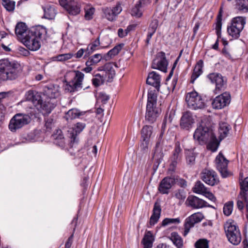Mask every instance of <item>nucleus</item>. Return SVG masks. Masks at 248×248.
Returning <instances> with one entry per match:
<instances>
[{"mask_svg":"<svg viewBox=\"0 0 248 248\" xmlns=\"http://www.w3.org/2000/svg\"><path fill=\"white\" fill-rule=\"evenodd\" d=\"M46 33V28L42 26L31 28L22 42L29 49L36 51L41 47V40Z\"/></svg>","mask_w":248,"mask_h":248,"instance_id":"obj_1","label":"nucleus"},{"mask_svg":"<svg viewBox=\"0 0 248 248\" xmlns=\"http://www.w3.org/2000/svg\"><path fill=\"white\" fill-rule=\"evenodd\" d=\"M21 70V66L17 62H10L7 59L0 61V79L2 80L16 79Z\"/></svg>","mask_w":248,"mask_h":248,"instance_id":"obj_2","label":"nucleus"},{"mask_svg":"<svg viewBox=\"0 0 248 248\" xmlns=\"http://www.w3.org/2000/svg\"><path fill=\"white\" fill-rule=\"evenodd\" d=\"M27 99L31 101L34 107L41 112L49 113L57 105L56 100L51 101L47 99L45 102H43L40 94L32 90L28 92Z\"/></svg>","mask_w":248,"mask_h":248,"instance_id":"obj_3","label":"nucleus"},{"mask_svg":"<svg viewBox=\"0 0 248 248\" xmlns=\"http://www.w3.org/2000/svg\"><path fill=\"white\" fill-rule=\"evenodd\" d=\"M98 71H103L105 74L101 75L97 74L95 75V78L92 79L93 84L96 87L103 84L105 81L110 82L115 75V71L111 63L108 62L103 66L98 69Z\"/></svg>","mask_w":248,"mask_h":248,"instance_id":"obj_4","label":"nucleus"},{"mask_svg":"<svg viewBox=\"0 0 248 248\" xmlns=\"http://www.w3.org/2000/svg\"><path fill=\"white\" fill-rule=\"evenodd\" d=\"M224 229L228 241L234 245H238L241 241L240 230L234 222L228 221L224 225Z\"/></svg>","mask_w":248,"mask_h":248,"instance_id":"obj_5","label":"nucleus"},{"mask_svg":"<svg viewBox=\"0 0 248 248\" xmlns=\"http://www.w3.org/2000/svg\"><path fill=\"white\" fill-rule=\"evenodd\" d=\"M214 134V132L212 129L202 124L196 129L193 138L199 144L202 145L206 144Z\"/></svg>","mask_w":248,"mask_h":248,"instance_id":"obj_6","label":"nucleus"},{"mask_svg":"<svg viewBox=\"0 0 248 248\" xmlns=\"http://www.w3.org/2000/svg\"><path fill=\"white\" fill-rule=\"evenodd\" d=\"M31 120V118L28 115L23 113L16 114L10 120L9 124V129L12 132H15L28 124Z\"/></svg>","mask_w":248,"mask_h":248,"instance_id":"obj_7","label":"nucleus"},{"mask_svg":"<svg viewBox=\"0 0 248 248\" xmlns=\"http://www.w3.org/2000/svg\"><path fill=\"white\" fill-rule=\"evenodd\" d=\"M186 101L188 108L192 109H202L205 106L202 98L195 91L187 93Z\"/></svg>","mask_w":248,"mask_h":248,"instance_id":"obj_8","label":"nucleus"},{"mask_svg":"<svg viewBox=\"0 0 248 248\" xmlns=\"http://www.w3.org/2000/svg\"><path fill=\"white\" fill-rule=\"evenodd\" d=\"M208 78L212 83L216 85L215 92L216 93H218L225 88L227 80L222 76L217 73H213L207 76Z\"/></svg>","mask_w":248,"mask_h":248,"instance_id":"obj_9","label":"nucleus"},{"mask_svg":"<svg viewBox=\"0 0 248 248\" xmlns=\"http://www.w3.org/2000/svg\"><path fill=\"white\" fill-rule=\"evenodd\" d=\"M202 180L206 184L214 186L219 183V178L217 173L213 170L204 169L201 173Z\"/></svg>","mask_w":248,"mask_h":248,"instance_id":"obj_10","label":"nucleus"},{"mask_svg":"<svg viewBox=\"0 0 248 248\" xmlns=\"http://www.w3.org/2000/svg\"><path fill=\"white\" fill-rule=\"evenodd\" d=\"M75 73L73 79L66 84V88L70 92H74L79 88H82V82L83 80L84 75L79 71H74Z\"/></svg>","mask_w":248,"mask_h":248,"instance_id":"obj_11","label":"nucleus"},{"mask_svg":"<svg viewBox=\"0 0 248 248\" xmlns=\"http://www.w3.org/2000/svg\"><path fill=\"white\" fill-rule=\"evenodd\" d=\"M60 4L72 15H77L80 13V6L78 0H59Z\"/></svg>","mask_w":248,"mask_h":248,"instance_id":"obj_12","label":"nucleus"},{"mask_svg":"<svg viewBox=\"0 0 248 248\" xmlns=\"http://www.w3.org/2000/svg\"><path fill=\"white\" fill-rule=\"evenodd\" d=\"M231 102V95L228 92H225L217 96L212 102V106L214 108L221 109L230 104Z\"/></svg>","mask_w":248,"mask_h":248,"instance_id":"obj_13","label":"nucleus"},{"mask_svg":"<svg viewBox=\"0 0 248 248\" xmlns=\"http://www.w3.org/2000/svg\"><path fill=\"white\" fill-rule=\"evenodd\" d=\"M216 164L217 169L223 177H227L229 175L228 164L229 161L220 153L216 158Z\"/></svg>","mask_w":248,"mask_h":248,"instance_id":"obj_14","label":"nucleus"},{"mask_svg":"<svg viewBox=\"0 0 248 248\" xmlns=\"http://www.w3.org/2000/svg\"><path fill=\"white\" fill-rule=\"evenodd\" d=\"M168 64V62L165 56V53L163 52H161L158 54L156 58L153 60L152 68L166 72Z\"/></svg>","mask_w":248,"mask_h":248,"instance_id":"obj_15","label":"nucleus"},{"mask_svg":"<svg viewBox=\"0 0 248 248\" xmlns=\"http://www.w3.org/2000/svg\"><path fill=\"white\" fill-rule=\"evenodd\" d=\"M203 218L202 214L200 212L194 213L187 217L185 222L184 235L186 236L189 232L190 229L193 227L195 224L201 221Z\"/></svg>","mask_w":248,"mask_h":248,"instance_id":"obj_16","label":"nucleus"},{"mask_svg":"<svg viewBox=\"0 0 248 248\" xmlns=\"http://www.w3.org/2000/svg\"><path fill=\"white\" fill-rule=\"evenodd\" d=\"M85 125L84 123H77L74 128L70 129L68 130V137L70 139V147H73L75 143H78L77 135L84 129Z\"/></svg>","mask_w":248,"mask_h":248,"instance_id":"obj_17","label":"nucleus"},{"mask_svg":"<svg viewBox=\"0 0 248 248\" xmlns=\"http://www.w3.org/2000/svg\"><path fill=\"white\" fill-rule=\"evenodd\" d=\"M175 183V179L174 177H166L160 182L158 190L162 194H168Z\"/></svg>","mask_w":248,"mask_h":248,"instance_id":"obj_18","label":"nucleus"},{"mask_svg":"<svg viewBox=\"0 0 248 248\" xmlns=\"http://www.w3.org/2000/svg\"><path fill=\"white\" fill-rule=\"evenodd\" d=\"M186 204L194 209H199L206 206L204 201L195 196H189L186 199Z\"/></svg>","mask_w":248,"mask_h":248,"instance_id":"obj_19","label":"nucleus"},{"mask_svg":"<svg viewBox=\"0 0 248 248\" xmlns=\"http://www.w3.org/2000/svg\"><path fill=\"white\" fill-rule=\"evenodd\" d=\"M194 123L192 114L189 111L184 112L181 118L180 125L182 128L186 130L191 127L192 124Z\"/></svg>","mask_w":248,"mask_h":248,"instance_id":"obj_20","label":"nucleus"},{"mask_svg":"<svg viewBox=\"0 0 248 248\" xmlns=\"http://www.w3.org/2000/svg\"><path fill=\"white\" fill-rule=\"evenodd\" d=\"M153 127L149 125L144 126L141 131V138L143 142H142L140 147L143 149L147 148L149 140L152 134Z\"/></svg>","mask_w":248,"mask_h":248,"instance_id":"obj_21","label":"nucleus"},{"mask_svg":"<svg viewBox=\"0 0 248 248\" xmlns=\"http://www.w3.org/2000/svg\"><path fill=\"white\" fill-rule=\"evenodd\" d=\"M182 150L181 148L179 143H176L172 155L170 157V165L173 168L175 167L178 163L181 161L182 156Z\"/></svg>","mask_w":248,"mask_h":248,"instance_id":"obj_22","label":"nucleus"},{"mask_svg":"<svg viewBox=\"0 0 248 248\" xmlns=\"http://www.w3.org/2000/svg\"><path fill=\"white\" fill-rule=\"evenodd\" d=\"M147 84L152 85L158 92L160 86V76L155 72H150L147 78Z\"/></svg>","mask_w":248,"mask_h":248,"instance_id":"obj_23","label":"nucleus"},{"mask_svg":"<svg viewBox=\"0 0 248 248\" xmlns=\"http://www.w3.org/2000/svg\"><path fill=\"white\" fill-rule=\"evenodd\" d=\"M158 117V111L156 107H151L150 105L146 106L145 120L149 123L153 124Z\"/></svg>","mask_w":248,"mask_h":248,"instance_id":"obj_24","label":"nucleus"},{"mask_svg":"<svg viewBox=\"0 0 248 248\" xmlns=\"http://www.w3.org/2000/svg\"><path fill=\"white\" fill-rule=\"evenodd\" d=\"M29 30L27 25L23 22H19L16 24L15 30V34L20 42L28 34Z\"/></svg>","mask_w":248,"mask_h":248,"instance_id":"obj_25","label":"nucleus"},{"mask_svg":"<svg viewBox=\"0 0 248 248\" xmlns=\"http://www.w3.org/2000/svg\"><path fill=\"white\" fill-rule=\"evenodd\" d=\"M161 211L160 205L158 203L155 202L154 206L153 213L150 219L151 225H154L157 223L160 216Z\"/></svg>","mask_w":248,"mask_h":248,"instance_id":"obj_26","label":"nucleus"},{"mask_svg":"<svg viewBox=\"0 0 248 248\" xmlns=\"http://www.w3.org/2000/svg\"><path fill=\"white\" fill-rule=\"evenodd\" d=\"M203 65V61L201 60L198 62L191 77L190 82L193 83L195 80L202 74V67Z\"/></svg>","mask_w":248,"mask_h":248,"instance_id":"obj_27","label":"nucleus"},{"mask_svg":"<svg viewBox=\"0 0 248 248\" xmlns=\"http://www.w3.org/2000/svg\"><path fill=\"white\" fill-rule=\"evenodd\" d=\"M154 241V237L151 231H147L141 241V243L144 246V248H152L153 243Z\"/></svg>","mask_w":248,"mask_h":248,"instance_id":"obj_28","label":"nucleus"},{"mask_svg":"<svg viewBox=\"0 0 248 248\" xmlns=\"http://www.w3.org/2000/svg\"><path fill=\"white\" fill-rule=\"evenodd\" d=\"M84 113L85 112L80 111L78 109L72 108L66 113L64 117L67 121L72 120L79 118L80 116L83 115Z\"/></svg>","mask_w":248,"mask_h":248,"instance_id":"obj_29","label":"nucleus"},{"mask_svg":"<svg viewBox=\"0 0 248 248\" xmlns=\"http://www.w3.org/2000/svg\"><path fill=\"white\" fill-rule=\"evenodd\" d=\"M230 129L229 125L227 123L224 122L219 123L218 133L219 134V138L220 140L227 136Z\"/></svg>","mask_w":248,"mask_h":248,"instance_id":"obj_30","label":"nucleus"},{"mask_svg":"<svg viewBox=\"0 0 248 248\" xmlns=\"http://www.w3.org/2000/svg\"><path fill=\"white\" fill-rule=\"evenodd\" d=\"M44 12V16L45 18L52 19L56 16V12L54 6L51 5H46L43 7Z\"/></svg>","mask_w":248,"mask_h":248,"instance_id":"obj_31","label":"nucleus"},{"mask_svg":"<svg viewBox=\"0 0 248 248\" xmlns=\"http://www.w3.org/2000/svg\"><path fill=\"white\" fill-rule=\"evenodd\" d=\"M170 239L177 248H182L183 247L184 244L183 239L177 232H172L170 234Z\"/></svg>","mask_w":248,"mask_h":248,"instance_id":"obj_32","label":"nucleus"},{"mask_svg":"<svg viewBox=\"0 0 248 248\" xmlns=\"http://www.w3.org/2000/svg\"><path fill=\"white\" fill-rule=\"evenodd\" d=\"M227 31L229 34L233 38H238L242 31L231 22V25L228 26Z\"/></svg>","mask_w":248,"mask_h":248,"instance_id":"obj_33","label":"nucleus"},{"mask_svg":"<svg viewBox=\"0 0 248 248\" xmlns=\"http://www.w3.org/2000/svg\"><path fill=\"white\" fill-rule=\"evenodd\" d=\"M212 137H211V139L209 140L207 143V148L212 152H215L218 148L219 142L217 140L215 133L213 134Z\"/></svg>","mask_w":248,"mask_h":248,"instance_id":"obj_34","label":"nucleus"},{"mask_svg":"<svg viewBox=\"0 0 248 248\" xmlns=\"http://www.w3.org/2000/svg\"><path fill=\"white\" fill-rule=\"evenodd\" d=\"M231 22L242 31L246 24V17L241 16H236L233 17Z\"/></svg>","mask_w":248,"mask_h":248,"instance_id":"obj_35","label":"nucleus"},{"mask_svg":"<svg viewBox=\"0 0 248 248\" xmlns=\"http://www.w3.org/2000/svg\"><path fill=\"white\" fill-rule=\"evenodd\" d=\"M100 44L99 37H98L94 41L88 46L87 48L86 49V54H85L84 57L89 56L93 51L96 50Z\"/></svg>","mask_w":248,"mask_h":248,"instance_id":"obj_36","label":"nucleus"},{"mask_svg":"<svg viewBox=\"0 0 248 248\" xmlns=\"http://www.w3.org/2000/svg\"><path fill=\"white\" fill-rule=\"evenodd\" d=\"M62 132L61 130L58 129L56 131V132L54 133V134L52 135L53 138L54 140V143L60 147L62 148H63L65 146V143H64L63 142L59 141V139L60 138H62L63 136Z\"/></svg>","mask_w":248,"mask_h":248,"instance_id":"obj_37","label":"nucleus"},{"mask_svg":"<svg viewBox=\"0 0 248 248\" xmlns=\"http://www.w3.org/2000/svg\"><path fill=\"white\" fill-rule=\"evenodd\" d=\"M157 94L155 90H150L148 94V101L147 105H150L151 107L156 106Z\"/></svg>","mask_w":248,"mask_h":248,"instance_id":"obj_38","label":"nucleus"},{"mask_svg":"<svg viewBox=\"0 0 248 248\" xmlns=\"http://www.w3.org/2000/svg\"><path fill=\"white\" fill-rule=\"evenodd\" d=\"M240 195L243 199H246L245 195H247L248 191V177L245 178L243 180L240 182Z\"/></svg>","mask_w":248,"mask_h":248,"instance_id":"obj_39","label":"nucleus"},{"mask_svg":"<svg viewBox=\"0 0 248 248\" xmlns=\"http://www.w3.org/2000/svg\"><path fill=\"white\" fill-rule=\"evenodd\" d=\"M102 59V55L100 54H96L93 56L88 58V60L86 62V66L92 65L94 66L96 65Z\"/></svg>","mask_w":248,"mask_h":248,"instance_id":"obj_40","label":"nucleus"},{"mask_svg":"<svg viewBox=\"0 0 248 248\" xmlns=\"http://www.w3.org/2000/svg\"><path fill=\"white\" fill-rule=\"evenodd\" d=\"M186 161L187 164L192 166L195 164L196 154L193 150H188L186 151Z\"/></svg>","mask_w":248,"mask_h":248,"instance_id":"obj_41","label":"nucleus"},{"mask_svg":"<svg viewBox=\"0 0 248 248\" xmlns=\"http://www.w3.org/2000/svg\"><path fill=\"white\" fill-rule=\"evenodd\" d=\"M45 94L47 96L48 100L51 101L55 100L56 98H57L59 95V93L55 88H48L45 90Z\"/></svg>","mask_w":248,"mask_h":248,"instance_id":"obj_42","label":"nucleus"},{"mask_svg":"<svg viewBox=\"0 0 248 248\" xmlns=\"http://www.w3.org/2000/svg\"><path fill=\"white\" fill-rule=\"evenodd\" d=\"M206 190L207 188L201 181H197L193 187V191L197 194H203Z\"/></svg>","mask_w":248,"mask_h":248,"instance_id":"obj_43","label":"nucleus"},{"mask_svg":"<svg viewBox=\"0 0 248 248\" xmlns=\"http://www.w3.org/2000/svg\"><path fill=\"white\" fill-rule=\"evenodd\" d=\"M236 6L239 11L248 12V0H237Z\"/></svg>","mask_w":248,"mask_h":248,"instance_id":"obj_44","label":"nucleus"},{"mask_svg":"<svg viewBox=\"0 0 248 248\" xmlns=\"http://www.w3.org/2000/svg\"><path fill=\"white\" fill-rule=\"evenodd\" d=\"M15 4V2L11 0H2V5L9 12L14 11Z\"/></svg>","mask_w":248,"mask_h":248,"instance_id":"obj_45","label":"nucleus"},{"mask_svg":"<svg viewBox=\"0 0 248 248\" xmlns=\"http://www.w3.org/2000/svg\"><path fill=\"white\" fill-rule=\"evenodd\" d=\"M141 7L137 3L131 9L130 14L132 16L136 18H140L142 16V11L141 10Z\"/></svg>","mask_w":248,"mask_h":248,"instance_id":"obj_46","label":"nucleus"},{"mask_svg":"<svg viewBox=\"0 0 248 248\" xmlns=\"http://www.w3.org/2000/svg\"><path fill=\"white\" fill-rule=\"evenodd\" d=\"M124 46V44H120L116 46L115 47H114L112 49L110 50L108 52L107 55L110 58L117 55L119 53V52L122 50Z\"/></svg>","mask_w":248,"mask_h":248,"instance_id":"obj_47","label":"nucleus"},{"mask_svg":"<svg viewBox=\"0 0 248 248\" xmlns=\"http://www.w3.org/2000/svg\"><path fill=\"white\" fill-rule=\"evenodd\" d=\"M222 14L221 10H220L217 18V22H216V30L217 34L218 36L220 35L221 33V26H222Z\"/></svg>","mask_w":248,"mask_h":248,"instance_id":"obj_48","label":"nucleus"},{"mask_svg":"<svg viewBox=\"0 0 248 248\" xmlns=\"http://www.w3.org/2000/svg\"><path fill=\"white\" fill-rule=\"evenodd\" d=\"M194 245L195 248H209V241L206 239H200Z\"/></svg>","mask_w":248,"mask_h":248,"instance_id":"obj_49","label":"nucleus"},{"mask_svg":"<svg viewBox=\"0 0 248 248\" xmlns=\"http://www.w3.org/2000/svg\"><path fill=\"white\" fill-rule=\"evenodd\" d=\"M105 17L109 21H113L115 19L116 16L113 12L112 10H111V8L107 7L104 9V11Z\"/></svg>","mask_w":248,"mask_h":248,"instance_id":"obj_50","label":"nucleus"},{"mask_svg":"<svg viewBox=\"0 0 248 248\" xmlns=\"http://www.w3.org/2000/svg\"><path fill=\"white\" fill-rule=\"evenodd\" d=\"M241 197L240 193L238 196V201L237 202V208L239 210H242L244 207V206L246 205L247 202H248V197L247 195H245L246 199H243Z\"/></svg>","mask_w":248,"mask_h":248,"instance_id":"obj_51","label":"nucleus"},{"mask_svg":"<svg viewBox=\"0 0 248 248\" xmlns=\"http://www.w3.org/2000/svg\"><path fill=\"white\" fill-rule=\"evenodd\" d=\"M232 209L233 202H229L224 205L223 207V213L225 215L229 216L232 214Z\"/></svg>","mask_w":248,"mask_h":248,"instance_id":"obj_52","label":"nucleus"},{"mask_svg":"<svg viewBox=\"0 0 248 248\" xmlns=\"http://www.w3.org/2000/svg\"><path fill=\"white\" fill-rule=\"evenodd\" d=\"M72 56L73 54L69 53L59 55L53 58L55 61L63 62L70 59Z\"/></svg>","mask_w":248,"mask_h":248,"instance_id":"obj_53","label":"nucleus"},{"mask_svg":"<svg viewBox=\"0 0 248 248\" xmlns=\"http://www.w3.org/2000/svg\"><path fill=\"white\" fill-rule=\"evenodd\" d=\"M180 222V219L179 218H166L162 222L161 226H166L170 224H175L179 223Z\"/></svg>","mask_w":248,"mask_h":248,"instance_id":"obj_54","label":"nucleus"},{"mask_svg":"<svg viewBox=\"0 0 248 248\" xmlns=\"http://www.w3.org/2000/svg\"><path fill=\"white\" fill-rule=\"evenodd\" d=\"M158 26V21L156 19H154L152 20L149 27L148 28V31L155 33L156 30Z\"/></svg>","mask_w":248,"mask_h":248,"instance_id":"obj_55","label":"nucleus"},{"mask_svg":"<svg viewBox=\"0 0 248 248\" xmlns=\"http://www.w3.org/2000/svg\"><path fill=\"white\" fill-rule=\"evenodd\" d=\"M175 197L180 200H184L186 197V193L183 189H178L175 192Z\"/></svg>","mask_w":248,"mask_h":248,"instance_id":"obj_56","label":"nucleus"},{"mask_svg":"<svg viewBox=\"0 0 248 248\" xmlns=\"http://www.w3.org/2000/svg\"><path fill=\"white\" fill-rule=\"evenodd\" d=\"M111 9L112 10L113 14L117 16L122 11L121 3L118 2L114 7L111 8Z\"/></svg>","mask_w":248,"mask_h":248,"instance_id":"obj_57","label":"nucleus"},{"mask_svg":"<svg viewBox=\"0 0 248 248\" xmlns=\"http://www.w3.org/2000/svg\"><path fill=\"white\" fill-rule=\"evenodd\" d=\"M95 9L93 7L89 8L85 10V17L86 19L90 20L93 18Z\"/></svg>","mask_w":248,"mask_h":248,"instance_id":"obj_58","label":"nucleus"},{"mask_svg":"<svg viewBox=\"0 0 248 248\" xmlns=\"http://www.w3.org/2000/svg\"><path fill=\"white\" fill-rule=\"evenodd\" d=\"M165 126H166V124L165 122H163V124H162V130H161V132L159 135V137L158 138V141L156 143V149H155V155L156 153V151L158 149V146H159V145L160 144L161 141H162V138H163V134H164V129L165 128Z\"/></svg>","mask_w":248,"mask_h":248,"instance_id":"obj_59","label":"nucleus"},{"mask_svg":"<svg viewBox=\"0 0 248 248\" xmlns=\"http://www.w3.org/2000/svg\"><path fill=\"white\" fill-rule=\"evenodd\" d=\"M99 98L103 103L105 104L109 99V97L105 93H100L99 94Z\"/></svg>","mask_w":248,"mask_h":248,"instance_id":"obj_60","label":"nucleus"},{"mask_svg":"<svg viewBox=\"0 0 248 248\" xmlns=\"http://www.w3.org/2000/svg\"><path fill=\"white\" fill-rule=\"evenodd\" d=\"M151 3V0H139L137 3L141 8H143Z\"/></svg>","mask_w":248,"mask_h":248,"instance_id":"obj_61","label":"nucleus"},{"mask_svg":"<svg viewBox=\"0 0 248 248\" xmlns=\"http://www.w3.org/2000/svg\"><path fill=\"white\" fill-rule=\"evenodd\" d=\"M202 195H204L206 198L209 199L210 200L215 202L216 198L215 196L210 192L207 191V190Z\"/></svg>","mask_w":248,"mask_h":248,"instance_id":"obj_62","label":"nucleus"},{"mask_svg":"<svg viewBox=\"0 0 248 248\" xmlns=\"http://www.w3.org/2000/svg\"><path fill=\"white\" fill-rule=\"evenodd\" d=\"M73 234H72L68 239L65 245V248H70L73 242Z\"/></svg>","mask_w":248,"mask_h":248,"instance_id":"obj_63","label":"nucleus"},{"mask_svg":"<svg viewBox=\"0 0 248 248\" xmlns=\"http://www.w3.org/2000/svg\"><path fill=\"white\" fill-rule=\"evenodd\" d=\"M118 34L119 37L121 38H123L127 35V32H126L125 30H124L122 28H120L118 29Z\"/></svg>","mask_w":248,"mask_h":248,"instance_id":"obj_64","label":"nucleus"}]
</instances>
